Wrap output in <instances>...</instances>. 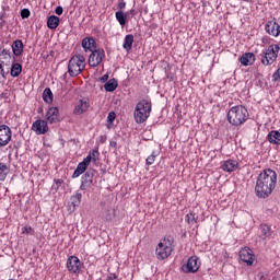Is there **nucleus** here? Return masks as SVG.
Instances as JSON below:
<instances>
[{
  "mask_svg": "<svg viewBox=\"0 0 280 280\" xmlns=\"http://www.w3.org/2000/svg\"><path fill=\"white\" fill-rule=\"evenodd\" d=\"M43 100L46 104H51V102H54V93L51 92V89L46 88L44 90Z\"/></svg>",
  "mask_w": 280,
  "mask_h": 280,
  "instance_id": "obj_27",
  "label": "nucleus"
},
{
  "mask_svg": "<svg viewBox=\"0 0 280 280\" xmlns=\"http://www.w3.org/2000/svg\"><path fill=\"white\" fill-rule=\"evenodd\" d=\"M58 107H50L46 114V120L48 124H57L58 119Z\"/></svg>",
  "mask_w": 280,
  "mask_h": 280,
  "instance_id": "obj_18",
  "label": "nucleus"
},
{
  "mask_svg": "<svg viewBox=\"0 0 280 280\" xmlns=\"http://www.w3.org/2000/svg\"><path fill=\"white\" fill-rule=\"evenodd\" d=\"M86 67V59L82 55H74L68 63V73L70 78H78Z\"/></svg>",
  "mask_w": 280,
  "mask_h": 280,
  "instance_id": "obj_3",
  "label": "nucleus"
},
{
  "mask_svg": "<svg viewBox=\"0 0 280 280\" xmlns=\"http://www.w3.org/2000/svg\"><path fill=\"white\" fill-rule=\"evenodd\" d=\"M158 156H159V153L156 151H153L151 155H149L145 160L147 165H153Z\"/></svg>",
  "mask_w": 280,
  "mask_h": 280,
  "instance_id": "obj_33",
  "label": "nucleus"
},
{
  "mask_svg": "<svg viewBox=\"0 0 280 280\" xmlns=\"http://www.w3.org/2000/svg\"><path fill=\"white\" fill-rule=\"evenodd\" d=\"M8 174H10V168L4 163H0V180H5Z\"/></svg>",
  "mask_w": 280,
  "mask_h": 280,
  "instance_id": "obj_29",
  "label": "nucleus"
},
{
  "mask_svg": "<svg viewBox=\"0 0 280 280\" xmlns=\"http://www.w3.org/2000/svg\"><path fill=\"white\" fill-rule=\"evenodd\" d=\"M90 158V163L93 161L94 163L97 162V159H100V151L96 149V150H92L90 152V154L86 156V159Z\"/></svg>",
  "mask_w": 280,
  "mask_h": 280,
  "instance_id": "obj_32",
  "label": "nucleus"
},
{
  "mask_svg": "<svg viewBox=\"0 0 280 280\" xmlns=\"http://www.w3.org/2000/svg\"><path fill=\"white\" fill-rule=\"evenodd\" d=\"M116 118H117V114H115V112H110L107 116L108 124H113V121H115Z\"/></svg>",
  "mask_w": 280,
  "mask_h": 280,
  "instance_id": "obj_37",
  "label": "nucleus"
},
{
  "mask_svg": "<svg viewBox=\"0 0 280 280\" xmlns=\"http://www.w3.org/2000/svg\"><path fill=\"white\" fill-rule=\"evenodd\" d=\"M89 106H91V104L89 103V100L86 98L80 100L73 109L74 115H82L86 113L89 110Z\"/></svg>",
  "mask_w": 280,
  "mask_h": 280,
  "instance_id": "obj_15",
  "label": "nucleus"
},
{
  "mask_svg": "<svg viewBox=\"0 0 280 280\" xmlns=\"http://www.w3.org/2000/svg\"><path fill=\"white\" fill-rule=\"evenodd\" d=\"M118 8H119V10H124V8H126V2L120 1V2L118 3Z\"/></svg>",
  "mask_w": 280,
  "mask_h": 280,
  "instance_id": "obj_40",
  "label": "nucleus"
},
{
  "mask_svg": "<svg viewBox=\"0 0 280 280\" xmlns=\"http://www.w3.org/2000/svg\"><path fill=\"white\" fill-rule=\"evenodd\" d=\"M248 109L242 105H236L228 112V121L232 126H242L245 121H248Z\"/></svg>",
  "mask_w": 280,
  "mask_h": 280,
  "instance_id": "obj_2",
  "label": "nucleus"
},
{
  "mask_svg": "<svg viewBox=\"0 0 280 280\" xmlns=\"http://www.w3.org/2000/svg\"><path fill=\"white\" fill-rule=\"evenodd\" d=\"M260 231L264 236V240H266V237H271V235H272V229L268 224H261Z\"/></svg>",
  "mask_w": 280,
  "mask_h": 280,
  "instance_id": "obj_28",
  "label": "nucleus"
},
{
  "mask_svg": "<svg viewBox=\"0 0 280 280\" xmlns=\"http://www.w3.org/2000/svg\"><path fill=\"white\" fill-rule=\"evenodd\" d=\"M12 141V129L8 125H0V147L3 148Z\"/></svg>",
  "mask_w": 280,
  "mask_h": 280,
  "instance_id": "obj_8",
  "label": "nucleus"
},
{
  "mask_svg": "<svg viewBox=\"0 0 280 280\" xmlns=\"http://www.w3.org/2000/svg\"><path fill=\"white\" fill-rule=\"evenodd\" d=\"M97 174V171L90 168L86 173L81 177V186L80 189L82 191H86L91 185H93V177Z\"/></svg>",
  "mask_w": 280,
  "mask_h": 280,
  "instance_id": "obj_6",
  "label": "nucleus"
},
{
  "mask_svg": "<svg viewBox=\"0 0 280 280\" xmlns=\"http://www.w3.org/2000/svg\"><path fill=\"white\" fill-rule=\"evenodd\" d=\"M12 51H13V55L19 57V56H22L23 54V40L21 39H16L15 42H13L12 44Z\"/></svg>",
  "mask_w": 280,
  "mask_h": 280,
  "instance_id": "obj_22",
  "label": "nucleus"
},
{
  "mask_svg": "<svg viewBox=\"0 0 280 280\" xmlns=\"http://www.w3.org/2000/svg\"><path fill=\"white\" fill-rule=\"evenodd\" d=\"M30 10L28 9H23L22 11H21V16H22V19H30Z\"/></svg>",
  "mask_w": 280,
  "mask_h": 280,
  "instance_id": "obj_38",
  "label": "nucleus"
},
{
  "mask_svg": "<svg viewBox=\"0 0 280 280\" xmlns=\"http://www.w3.org/2000/svg\"><path fill=\"white\" fill-rule=\"evenodd\" d=\"M132 43H135V35H126L122 44L124 49H126V51H130V49H132Z\"/></svg>",
  "mask_w": 280,
  "mask_h": 280,
  "instance_id": "obj_23",
  "label": "nucleus"
},
{
  "mask_svg": "<svg viewBox=\"0 0 280 280\" xmlns=\"http://www.w3.org/2000/svg\"><path fill=\"white\" fill-rule=\"evenodd\" d=\"M265 30L267 34H270L271 36H279L280 34V25L277 22L269 21L265 25Z\"/></svg>",
  "mask_w": 280,
  "mask_h": 280,
  "instance_id": "obj_16",
  "label": "nucleus"
},
{
  "mask_svg": "<svg viewBox=\"0 0 280 280\" xmlns=\"http://www.w3.org/2000/svg\"><path fill=\"white\" fill-rule=\"evenodd\" d=\"M156 258L160 260L167 259L170 255H172V246L167 245V242L159 243L155 249Z\"/></svg>",
  "mask_w": 280,
  "mask_h": 280,
  "instance_id": "obj_9",
  "label": "nucleus"
},
{
  "mask_svg": "<svg viewBox=\"0 0 280 280\" xmlns=\"http://www.w3.org/2000/svg\"><path fill=\"white\" fill-rule=\"evenodd\" d=\"M80 258H78L77 256H70L67 260V268L69 270V272H79L80 271Z\"/></svg>",
  "mask_w": 280,
  "mask_h": 280,
  "instance_id": "obj_13",
  "label": "nucleus"
},
{
  "mask_svg": "<svg viewBox=\"0 0 280 280\" xmlns=\"http://www.w3.org/2000/svg\"><path fill=\"white\" fill-rule=\"evenodd\" d=\"M279 45H270L267 50L261 55V62L262 65H272L275 60H277V56L279 54Z\"/></svg>",
  "mask_w": 280,
  "mask_h": 280,
  "instance_id": "obj_5",
  "label": "nucleus"
},
{
  "mask_svg": "<svg viewBox=\"0 0 280 280\" xmlns=\"http://www.w3.org/2000/svg\"><path fill=\"white\" fill-rule=\"evenodd\" d=\"M267 140L272 145H280V132L278 130H272L268 133Z\"/></svg>",
  "mask_w": 280,
  "mask_h": 280,
  "instance_id": "obj_21",
  "label": "nucleus"
},
{
  "mask_svg": "<svg viewBox=\"0 0 280 280\" xmlns=\"http://www.w3.org/2000/svg\"><path fill=\"white\" fill-rule=\"evenodd\" d=\"M241 65L244 67H248L255 63V54L253 52H245L240 59Z\"/></svg>",
  "mask_w": 280,
  "mask_h": 280,
  "instance_id": "obj_19",
  "label": "nucleus"
},
{
  "mask_svg": "<svg viewBox=\"0 0 280 280\" xmlns=\"http://www.w3.org/2000/svg\"><path fill=\"white\" fill-rule=\"evenodd\" d=\"M150 113H152V102L148 100L140 101L135 109V119L137 124H143L148 121V117H150Z\"/></svg>",
  "mask_w": 280,
  "mask_h": 280,
  "instance_id": "obj_4",
  "label": "nucleus"
},
{
  "mask_svg": "<svg viewBox=\"0 0 280 280\" xmlns=\"http://www.w3.org/2000/svg\"><path fill=\"white\" fill-rule=\"evenodd\" d=\"M3 57V60H8V58H11L12 57V52L10 51V49H2L0 51V57Z\"/></svg>",
  "mask_w": 280,
  "mask_h": 280,
  "instance_id": "obj_36",
  "label": "nucleus"
},
{
  "mask_svg": "<svg viewBox=\"0 0 280 280\" xmlns=\"http://www.w3.org/2000/svg\"><path fill=\"white\" fill-rule=\"evenodd\" d=\"M116 21H118L119 25H126V14L124 11L116 12Z\"/></svg>",
  "mask_w": 280,
  "mask_h": 280,
  "instance_id": "obj_31",
  "label": "nucleus"
},
{
  "mask_svg": "<svg viewBox=\"0 0 280 280\" xmlns=\"http://www.w3.org/2000/svg\"><path fill=\"white\" fill-rule=\"evenodd\" d=\"M22 235H34V229L30 225L22 228Z\"/></svg>",
  "mask_w": 280,
  "mask_h": 280,
  "instance_id": "obj_35",
  "label": "nucleus"
},
{
  "mask_svg": "<svg viewBox=\"0 0 280 280\" xmlns=\"http://www.w3.org/2000/svg\"><path fill=\"white\" fill-rule=\"evenodd\" d=\"M238 167V163L235 160H228L225 162H223L221 168L223 170V172H235V170H237Z\"/></svg>",
  "mask_w": 280,
  "mask_h": 280,
  "instance_id": "obj_20",
  "label": "nucleus"
},
{
  "mask_svg": "<svg viewBox=\"0 0 280 280\" xmlns=\"http://www.w3.org/2000/svg\"><path fill=\"white\" fill-rule=\"evenodd\" d=\"M105 140H106V138L102 137V141H105Z\"/></svg>",
  "mask_w": 280,
  "mask_h": 280,
  "instance_id": "obj_45",
  "label": "nucleus"
},
{
  "mask_svg": "<svg viewBox=\"0 0 280 280\" xmlns=\"http://www.w3.org/2000/svg\"><path fill=\"white\" fill-rule=\"evenodd\" d=\"M108 81V74H104L102 78H101V82H107Z\"/></svg>",
  "mask_w": 280,
  "mask_h": 280,
  "instance_id": "obj_42",
  "label": "nucleus"
},
{
  "mask_svg": "<svg viewBox=\"0 0 280 280\" xmlns=\"http://www.w3.org/2000/svg\"><path fill=\"white\" fill-rule=\"evenodd\" d=\"M0 73L2 78H5V72L3 71V65L0 63Z\"/></svg>",
  "mask_w": 280,
  "mask_h": 280,
  "instance_id": "obj_41",
  "label": "nucleus"
},
{
  "mask_svg": "<svg viewBox=\"0 0 280 280\" xmlns=\"http://www.w3.org/2000/svg\"><path fill=\"white\" fill-rule=\"evenodd\" d=\"M58 25H60V18H58L56 15H51L48 18L47 26L49 27V30H56V27H58Z\"/></svg>",
  "mask_w": 280,
  "mask_h": 280,
  "instance_id": "obj_25",
  "label": "nucleus"
},
{
  "mask_svg": "<svg viewBox=\"0 0 280 280\" xmlns=\"http://www.w3.org/2000/svg\"><path fill=\"white\" fill-rule=\"evenodd\" d=\"M81 45L85 51H94L97 49V43H95L93 37H85Z\"/></svg>",
  "mask_w": 280,
  "mask_h": 280,
  "instance_id": "obj_17",
  "label": "nucleus"
},
{
  "mask_svg": "<svg viewBox=\"0 0 280 280\" xmlns=\"http://www.w3.org/2000/svg\"><path fill=\"white\" fill-rule=\"evenodd\" d=\"M106 57L104 49H97L91 52L89 57V66L90 67H100L102 65V60Z\"/></svg>",
  "mask_w": 280,
  "mask_h": 280,
  "instance_id": "obj_7",
  "label": "nucleus"
},
{
  "mask_svg": "<svg viewBox=\"0 0 280 280\" xmlns=\"http://www.w3.org/2000/svg\"><path fill=\"white\" fill-rule=\"evenodd\" d=\"M71 202L73 207H79V205L82 202V194L77 192L74 196H72Z\"/></svg>",
  "mask_w": 280,
  "mask_h": 280,
  "instance_id": "obj_30",
  "label": "nucleus"
},
{
  "mask_svg": "<svg viewBox=\"0 0 280 280\" xmlns=\"http://www.w3.org/2000/svg\"><path fill=\"white\" fill-rule=\"evenodd\" d=\"M240 259L247 264V266H253L255 261V254H253V249L248 247H244L240 250Z\"/></svg>",
  "mask_w": 280,
  "mask_h": 280,
  "instance_id": "obj_10",
  "label": "nucleus"
},
{
  "mask_svg": "<svg viewBox=\"0 0 280 280\" xmlns=\"http://www.w3.org/2000/svg\"><path fill=\"white\" fill-rule=\"evenodd\" d=\"M243 1H248V0H243Z\"/></svg>",
  "mask_w": 280,
  "mask_h": 280,
  "instance_id": "obj_46",
  "label": "nucleus"
},
{
  "mask_svg": "<svg viewBox=\"0 0 280 280\" xmlns=\"http://www.w3.org/2000/svg\"><path fill=\"white\" fill-rule=\"evenodd\" d=\"M23 71V66L21 63L13 62L11 66V77L19 78Z\"/></svg>",
  "mask_w": 280,
  "mask_h": 280,
  "instance_id": "obj_24",
  "label": "nucleus"
},
{
  "mask_svg": "<svg viewBox=\"0 0 280 280\" xmlns=\"http://www.w3.org/2000/svg\"><path fill=\"white\" fill-rule=\"evenodd\" d=\"M200 265L198 264V258L192 256L188 259L187 264L182 266L183 272H198Z\"/></svg>",
  "mask_w": 280,
  "mask_h": 280,
  "instance_id": "obj_11",
  "label": "nucleus"
},
{
  "mask_svg": "<svg viewBox=\"0 0 280 280\" xmlns=\"http://www.w3.org/2000/svg\"><path fill=\"white\" fill-rule=\"evenodd\" d=\"M118 86L117 80L115 79H110L109 81H107L104 85L105 91H107L108 93H113V91H115Z\"/></svg>",
  "mask_w": 280,
  "mask_h": 280,
  "instance_id": "obj_26",
  "label": "nucleus"
},
{
  "mask_svg": "<svg viewBox=\"0 0 280 280\" xmlns=\"http://www.w3.org/2000/svg\"><path fill=\"white\" fill-rule=\"evenodd\" d=\"M277 187V172L267 168L261 172L256 180L255 191L258 198H268Z\"/></svg>",
  "mask_w": 280,
  "mask_h": 280,
  "instance_id": "obj_1",
  "label": "nucleus"
},
{
  "mask_svg": "<svg viewBox=\"0 0 280 280\" xmlns=\"http://www.w3.org/2000/svg\"><path fill=\"white\" fill-rule=\"evenodd\" d=\"M109 145H110V148H117V142L116 141H110Z\"/></svg>",
  "mask_w": 280,
  "mask_h": 280,
  "instance_id": "obj_44",
  "label": "nucleus"
},
{
  "mask_svg": "<svg viewBox=\"0 0 280 280\" xmlns=\"http://www.w3.org/2000/svg\"><path fill=\"white\" fill-rule=\"evenodd\" d=\"M32 130H34L36 135H45V132H48L49 127L47 126V121L36 120L33 122Z\"/></svg>",
  "mask_w": 280,
  "mask_h": 280,
  "instance_id": "obj_14",
  "label": "nucleus"
},
{
  "mask_svg": "<svg viewBox=\"0 0 280 280\" xmlns=\"http://www.w3.org/2000/svg\"><path fill=\"white\" fill-rule=\"evenodd\" d=\"M91 164V158H85L82 162H80L72 175V178H78L82 176L86 172V168Z\"/></svg>",
  "mask_w": 280,
  "mask_h": 280,
  "instance_id": "obj_12",
  "label": "nucleus"
},
{
  "mask_svg": "<svg viewBox=\"0 0 280 280\" xmlns=\"http://www.w3.org/2000/svg\"><path fill=\"white\" fill-rule=\"evenodd\" d=\"M186 221L188 222V224H196L198 222V217L196 215V213L191 212L186 215Z\"/></svg>",
  "mask_w": 280,
  "mask_h": 280,
  "instance_id": "obj_34",
  "label": "nucleus"
},
{
  "mask_svg": "<svg viewBox=\"0 0 280 280\" xmlns=\"http://www.w3.org/2000/svg\"><path fill=\"white\" fill-rule=\"evenodd\" d=\"M117 276L115 273L110 275L109 277H107L106 280H116Z\"/></svg>",
  "mask_w": 280,
  "mask_h": 280,
  "instance_id": "obj_43",
  "label": "nucleus"
},
{
  "mask_svg": "<svg viewBox=\"0 0 280 280\" xmlns=\"http://www.w3.org/2000/svg\"><path fill=\"white\" fill-rule=\"evenodd\" d=\"M55 12H56V14H57L58 16H61V14H62V12H63L62 7H57L56 10H55Z\"/></svg>",
  "mask_w": 280,
  "mask_h": 280,
  "instance_id": "obj_39",
  "label": "nucleus"
}]
</instances>
